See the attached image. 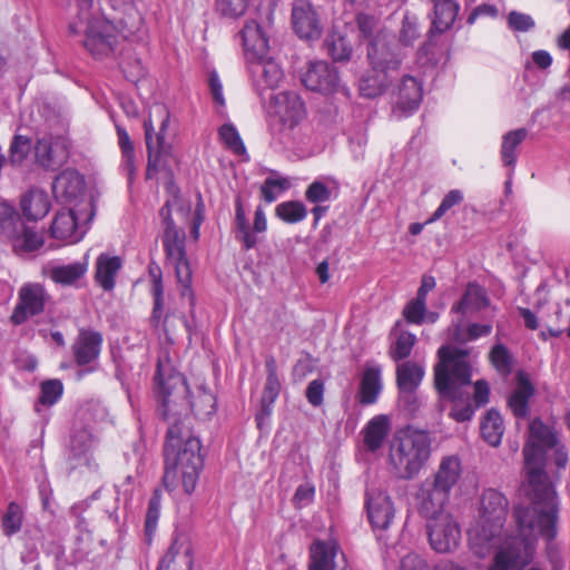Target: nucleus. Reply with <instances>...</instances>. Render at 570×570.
<instances>
[{
  "mask_svg": "<svg viewBox=\"0 0 570 570\" xmlns=\"http://www.w3.org/2000/svg\"><path fill=\"white\" fill-rule=\"evenodd\" d=\"M399 403L409 413H415L421 406V400L417 390L397 389Z\"/></svg>",
  "mask_w": 570,
  "mask_h": 570,
  "instance_id": "e2e57ef3",
  "label": "nucleus"
},
{
  "mask_svg": "<svg viewBox=\"0 0 570 570\" xmlns=\"http://www.w3.org/2000/svg\"><path fill=\"white\" fill-rule=\"evenodd\" d=\"M265 368L267 377L262 396V414L269 415L272 406L278 397L282 386L277 375V363L274 356L266 357Z\"/></svg>",
  "mask_w": 570,
  "mask_h": 570,
  "instance_id": "72a5a7b5",
  "label": "nucleus"
},
{
  "mask_svg": "<svg viewBox=\"0 0 570 570\" xmlns=\"http://www.w3.org/2000/svg\"><path fill=\"white\" fill-rule=\"evenodd\" d=\"M122 266L119 256L100 254L96 261L95 279L104 291L110 292L115 287V278Z\"/></svg>",
  "mask_w": 570,
  "mask_h": 570,
  "instance_id": "7c9ffc66",
  "label": "nucleus"
},
{
  "mask_svg": "<svg viewBox=\"0 0 570 570\" xmlns=\"http://www.w3.org/2000/svg\"><path fill=\"white\" fill-rule=\"evenodd\" d=\"M490 361L494 368L502 375H508L512 371V355L501 343L493 345L490 351Z\"/></svg>",
  "mask_w": 570,
  "mask_h": 570,
  "instance_id": "8fccbe9b",
  "label": "nucleus"
},
{
  "mask_svg": "<svg viewBox=\"0 0 570 570\" xmlns=\"http://www.w3.org/2000/svg\"><path fill=\"white\" fill-rule=\"evenodd\" d=\"M397 389L417 390L421 385L425 368L423 364L414 361H404L396 366Z\"/></svg>",
  "mask_w": 570,
  "mask_h": 570,
  "instance_id": "58836bf2",
  "label": "nucleus"
},
{
  "mask_svg": "<svg viewBox=\"0 0 570 570\" xmlns=\"http://www.w3.org/2000/svg\"><path fill=\"white\" fill-rule=\"evenodd\" d=\"M469 351L450 345H442L438 351L439 362L434 366V385L443 399L454 402L450 416L456 422L470 421L475 407L459 400V390L471 383L472 367Z\"/></svg>",
  "mask_w": 570,
  "mask_h": 570,
  "instance_id": "7ed1b4c3",
  "label": "nucleus"
},
{
  "mask_svg": "<svg viewBox=\"0 0 570 570\" xmlns=\"http://www.w3.org/2000/svg\"><path fill=\"white\" fill-rule=\"evenodd\" d=\"M292 26L295 33L302 39H318L322 33L318 13L307 0H295L293 2Z\"/></svg>",
  "mask_w": 570,
  "mask_h": 570,
  "instance_id": "412c9836",
  "label": "nucleus"
},
{
  "mask_svg": "<svg viewBox=\"0 0 570 570\" xmlns=\"http://www.w3.org/2000/svg\"><path fill=\"white\" fill-rule=\"evenodd\" d=\"M275 214L287 224H296L306 218L307 209L299 200H287L275 207Z\"/></svg>",
  "mask_w": 570,
  "mask_h": 570,
  "instance_id": "c03bdc74",
  "label": "nucleus"
},
{
  "mask_svg": "<svg viewBox=\"0 0 570 570\" xmlns=\"http://www.w3.org/2000/svg\"><path fill=\"white\" fill-rule=\"evenodd\" d=\"M216 11L224 18L237 19L248 7V0H216Z\"/></svg>",
  "mask_w": 570,
  "mask_h": 570,
  "instance_id": "6e6d98bb",
  "label": "nucleus"
},
{
  "mask_svg": "<svg viewBox=\"0 0 570 570\" xmlns=\"http://www.w3.org/2000/svg\"><path fill=\"white\" fill-rule=\"evenodd\" d=\"M32 141L29 137L23 135H14L11 139L8 150V161L12 167L20 168L24 165L31 150L33 149Z\"/></svg>",
  "mask_w": 570,
  "mask_h": 570,
  "instance_id": "79ce46f5",
  "label": "nucleus"
},
{
  "mask_svg": "<svg viewBox=\"0 0 570 570\" xmlns=\"http://www.w3.org/2000/svg\"><path fill=\"white\" fill-rule=\"evenodd\" d=\"M305 198L311 204H322L331 199V190L323 181L314 180L305 190Z\"/></svg>",
  "mask_w": 570,
  "mask_h": 570,
  "instance_id": "680f3d73",
  "label": "nucleus"
},
{
  "mask_svg": "<svg viewBox=\"0 0 570 570\" xmlns=\"http://www.w3.org/2000/svg\"><path fill=\"white\" fill-rule=\"evenodd\" d=\"M111 9L121 17L119 23L124 27L135 28L140 22V16L135 7L134 0H104Z\"/></svg>",
  "mask_w": 570,
  "mask_h": 570,
  "instance_id": "49530a36",
  "label": "nucleus"
},
{
  "mask_svg": "<svg viewBox=\"0 0 570 570\" xmlns=\"http://www.w3.org/2000/svg\"><path fill=\"white\" fill-rule=\"evenodd\" d=\"M416 343V336L409 331H400L396 338L390 347V356L393 361L399 362L407 358Z\"/></svg>",
  "mask_w": 570,
  "mask_h": 570,
  "instance_id": "09e8293b",
  "label": "nucleus"
},
{
  "mask_svg": "<svg viewBox=\"0 0 570 570\" xmlns=\"http://www.w3.org/2000/svg\"><path fill=\"white\" fill-rule=\"evenodd\" d=\"M405 57L401 45L386 35H377L367 47V59L374 70L386 73L397 71Z\"/></svg>",
  "mask_w": 570,
  "mask_h": 570,
  "instance_id": "4468645a",
  "label": "nucleus"
},
{
  "mask_svg": "<svg viewBox=\"0 0 570 570\" xmlns=\"http://www.w3.org/2000/svg\"><path fill=\"white\" fill-rule=\"evenodd\" d=\"M461 474L462 468L459 456H443L435 472L422 481L417 489L415 499L419 512L422 515H434L445 509Z\"/></svg>",
  "mask_w": 570,
  "mask_h": 570,
  "instance_id": "0eeeda50",
  "label": "nucleus"
},
{
  "mask_svg": "<svg viewBox=\"0 0 570 570\" xmlns=\"http://www.w3.org/2000/svg\"><path fill=\"white\" fill-rule=\"evenodd\" d=\"M365 510L375 532L386 531L396 514L391 495L383 489L370 485L365 490Z\"/></svg>",
  "mask_w": 570,
  "mask_h": 570,
  "instance_id": "2eb2a0df",
  "label": "nucleus"
},
{
  "mask_svg": "<svg viewBox=\"0 0 570 570\" xmlns=\"http://www.w3.org/2000/svg\"><path fill=\"white\" fill-rule=\"evenodd\" d=\"M95 442V436L89 428L78 425L73 426L67 446V459L71 468L82 465L88 468L97 466L92 458Z\"/></svg>",
  "mask_w": 570,
  "mask_h": 570,
  "instance_id": "aec40b11",
  "label": "nucleus"
},
{
  "mask_svg": "<svg viewBox=\"0 0 570 570\" xmlns=\"http://www.w3.org/2000/svg\"><path fill=\"white\" fill-rule=\"evenodd\" d=\"M327 53L335 61H347L352 56L350 41L340 33L333 32L325 40Z\"/></svg>",
  "mask_w": 570,
  "mask_h": 570,
  "instance_id": "de8ad7c7",
  "label": "nucleus"
},
{
  "mask_svg": "<svg viewBox=\"0 0 570 570\" xmlns=\"http://www.w3.org/2000/svg\"><path fill=\"white\" fill-rule=\"evenodd\" d=\"M459 12V4L454 0L441 1L434 4L431 33H443L454 22Z\"/></svg>",
  "mask_w": 570,
  "mask_h": 570,
  "instance_id": "ea45409f",
  "label": "nucleus"
},
{
  "mask_svg": "<svg viewBox=\"0 0 570 570\" xmlns=\"http://www.w3.org/2000/svg\"><path fill=\"white\" fill-rule=\"evenodd\" d=\"M155 115L159 118V130L155 134L154 120L151 117L145 120V137L148 150L147 177L160 170H169L171 161V146L166 142L165 134L169 125L170 115L164 105H155Z\"/></svg>",
  "mask_w": 570,
  "mask_h": 570,
  "instance_id": "9d476101",
  "label": "nucleus"
},
{
  "mask_svg": "<svg viewBox=\"0 0 570 570\" xmlns=\"http://www.w3.org/2000/svg\"><path fill=\"white\" fill-rule=\"evenodd\" d=\"M481 434L483 440L491 446H498L504 433V423L501 414L494 410H489L481 421Z\"/></svg>",
  "mask_w": 570,
  "mask_h": 570,
  "instance_id": "a19ab883",
  "label": "nucleus"
},
{
  "mask_svg": "<svg viewBox=\"0 0 570 570\" xmlns=\"http://www.w3.org/2000/svg\"><path fill=\"white\" fill-rule=\"evenodd\" d=\"M50 229L53 238L71 244L81 240L87 232L72 209L58 212Z\"/></svg>",
  "mask_w": 570,
  "mask_h": 570,
  "instance_id": "a878e982",
  "label": "nucleus"
},
{
  "mask_svg": "<svg viewBox=\"0 0 570 570\" xmlns=\"http://www.w3.org/2000/svg\"><path fill=\"white\" fill-rule=\"evenodd\" d=\"M527 136L528 130L525 128L510 130L502 136L500 157L503 166L510 168L509 180L505 183L507 188L511 186L510 178L518 160V147Z\"/></svg>",
  "mask_w": 570,
  "mask_h": 570,
  "instance_id": "c756f323",
  "label": "nucleus"
},
{
  "mask_svg": "<svg viewBox=\"0 0 570 570\" xmlns=\"http://www.w3.org/2000/svg\"><path fill=\"white\" fill-rule=\"evenodd\" d=\"M252 85L259 97L265 89H275L284 78L279 63L266 55L264 58L246 60Z\"/></svg>",
  "mask_w": 570,
  "mask_h": 570,
  "instance_id": "a211bd4d",
  "label": "nucleus"
},
{
  "mask_svg": "<svg viewBox=\"0 0 570 570\" xmlns=\"http://www.w3.org/2000/svg\"><path fill=\"white\" fill-rule=\"evenodd\" d=\"M20 209L23 218L29 222L42 219L50 210L48 194L39 188H31L21 196Z\"/></svg>",
  "mask_w": 570,
  "mask_h": 570,
  "instance_id": "cd10ccee",
  "label": "nucleus"
},
{
  "mask_svg": "<svg viewBox=\"0 0 570 570\" xmlns=\"http://www.w3.org/2000/svg\"><path fill=\"white\" fill-rule=\"evenodd\" d=\"M119 66L127 80L131 82H137L145 76V67L141 59L130 48L122 50Z\"/></svg>",
  "mask_w": 570,
  "mask_h": 570,
  "instance_id": "37998d69",
  "label": "nucleus"
},
{
  "mask_svg": "<svg viewBox=\"0 0 570 570\" xmlns=\"http://www.w3.org/2000/svg\"><path fill=\"white\" fill-rule=\"evenodd\" d=\"M528 494L531 503L528 507L518 504L513 517L519 537L507 535L504 524L509 511V501L495 489L482 492L475 523L468 530V542L471 552L478 558L493 554L490 570H522L531 562L534 543L539 537L548 541L547 554L553 570H561L559 552L553 539L557 535L559 502L556 498V512L552 522H543L541 515L549 511L548 500L537 497V491L529 484Z\"/></svg>",
  "mask_w": 570,
  "mask_h": 570,
  "instance_id": "f257e3e1",
  "label": "nucleus"
},
{
  "mask_svg": "<svg viewBox=\"0 0 570 570\" xmlns=\"http://www.w3.org/2000/svg\"><path fill=\"white\" fill-rule=\"evenodd\" d=\"M104 337L98 331L80 328L77 337L75 338L71 350L75 361L78 366H88L86 370L78 372V379L83 377L85 374L95 371Z\"/></svg>",
  "mask_w": 570,
  "mask_h": 570,
  "instance_id": "dca6fc26",
  "label": "nucleus"
},
{
  "mask_svg": "<svg viewBox=\"0 0 570 570\" xmlns=\"http://www.w3.org/2000/svg\"><path fill=\"white\" fill-rule=\"evenodd\" d=\"M488 305L489 298L484 288L475 283H470L460 302L452 306V312L460 314L478 312L485 308Z\"/></svg>",
  "mask_w": 570,
  "mask_h": 570,
  "instance_id": "e433bc0d",
  "label": "nucleus"
},
{
  "mask_svg": "<svg viewBox=\"0 0 570 570\" xmlns=\"http://www.w3.org/2000/svg\"><path fill=\"white\" fill-rule=\"evenodd\" d=\"M289 187L291 184L286 177H282L277 173H272V175L268 176L261 186V195L266 203L271 204Z\"/></svg>",
  "mask_w": 570,
  "mask_h": 570,
  "instance_id": "a18cd8bd",
  "label": "nucleus"
},
{
  "mask_svg": "<svg viewBox=\"0 0 570 570\" xmlns=\"http://www.w3.org/2000/svg\"><path fill=\"white\" fill-rule=\"evenodd\" d=\"M432 439L428 431L407 425L396 430L390 441L387 466L399 480H413L428 464Z\"/></svg>",
  "mask_w": 570,
  "mask_h": 570,
  "instance_id": "423d86ee",
  "label": "nucleus"
},
{
  "mask_svg": "<svg viewBox=\"0 0 570 570\" xmlns=\"http://www.w3.org/2000/svg\"><path fill=\"white\" fill-rule=\"evenodd\" d=\"M314 495H315V487L312 483L306 482L304 484H301L296 489V491L294 493L293 501L296 507L303 508L313 502Z\"/></svg>",
  "mask_w": 570,
  "mask_h": 570,
  "instance_id": "338daca9",
  "label": "nucleus"
},
{
  "mask_svg": "<svg viewBox=\"0 0 570 570\" xmlns=\"http://www.w3.org/2000/svg\"><path fill=\"white\" fill-rule=\"evenodd\" d=\"M399 570H428V564L421 556L407 553L401 559Z\"/></svg>",
  "mask_w": 570,
  "mask_h": 570,
  "instance_id": "774afa93",
  "label": "nucleus"
},
{
  "mask_svg": "<svg viewBox=\"0 0 570 570\" xmlns=\"http://www.w3.org/2000/svg\"><path fill=\"white\" fill-rule=\"evenodd\" d=\"M160 289H157V294H153L154 308L150 316V323L154 327H161L164 332H167L166 323L167 316L163 320L164 312V294H159Z\"/></svg>",
  "mask_w": 570,
  "mask_h": 570,
  "instance_id": "69168bd1",
  "label": "nucleus"
},
{
  "mask_svg": "<svg viewBox=\"0 0 570 570\" xmlns=\"http://www.w3.org/2000/svg\"><path fill=\"white\" fill-rule=\"evenodd\" d=\"M22 525V512L20 507L11 502L7 509L6 514L2 518L3 533L8 537L20 531Z\"/></svg>",
  "mask_w": 570,
  "mask_h": 570,
  "instance_id": "5fc2aeb1",
  "label": "nucleus"
},
{
  "mask_svg": "<svg viewBox=\"0 0 570 570\" xmlns=\"http://www.w3.org/2000/svg\"><path fill=\"white\" fill-rule=\"evenodd\" d=\"M160 508H161V492L160 490L156 489L153 492L151 498L148 502V509L146 512V519H145V532L147 537H151L156 529L157 523L160 515Z\"/></svg>",
  "mask_w": 570,
  "mask_h": 570,
  "instance_id": "3c124183",
  "label": "nucleus"
},
{
  "mask_svg": "<svg viewBox=\"0 0 570 570\" xmlns=\"http://www.w3.org/2000/svg\"><path fill=\"white\" fill-rule=\"evenodd\" d=\"M267 229V219L262 206L255 210L253 226L246 218V214L240 199L235 203V238L242 243L244 249L254 248L259 242V234H264Z\"/></svg>",
  "mask_w": 570,
  "mask_h": 570,
  "instance_id": "6ab92c4d",
  "label": "nucleus"
},
{
  "mask_svg": "<svg viewBox=\"0 0 570 570\" xmlns=\"http://www.w3.org/2000/svg\"><path fill=\"white\" fill-rule=\"evenodd\" d=\"M83 185V177L77 170L66 169L55 178L52 190L57 197L72 199L82 191Z\"/></svg>",
  "mask_w": 570,
  "mask_h": 570,
  "instance_id": "473e14b6",
  "label": "nucleus"
},
{
  "mask_svg": "<svg viewBox=\"0 0 570 570\" xmlns=\"http://www.w3.org/2000/svg\"><path fill=\"white\" fill-rule=\"evenodd\" d=\"M340 551L333 540H315L309 548V570H336L335 558Z\"/></svg>",
  "mask_w": 570,
  "mask_h": 570,
  "instance_id": "bb28decb",
  "label": "nucleus"
},
{
  "mask_svg": "<svg viewBox=\"0 0 570 570\" xmlns=\"http://www.w3.org/2000/svg\"><path fill=\"white\" fill-rule=\"evenodd\" d=\"M220 140L236 155L246 153V148L237 129L232 124H225L218 129Z\"/></svg>",
  "mask_w": 570,
  "mask_h": 570,
  "instance_id": "864d4df0",
  "label": "nucleus"
},
{
  "mask_svg": "<svg viewBox=\"0 0 570 570\" xmlns=\"http://www.w3.org/2000/svg\"><path fill=\"white\" fill-rule=\"evenodd\" d=\"M87 262H75L66 265H52L48 268V275L56 284L72 286L87 273Z\"/></svg>",
  "mask_w": 570,
  "mask_h": 570,
  "instance_id": "4c0bfd02",
  "label": "nucleus"
},
{
  "mask_svg": "<svg viewBox=\"0 0 570 570\" xmlns=\"http://www.w3.org/2000/svg\"><path fill=\"white\" fill-rule=\"evenodd\" d=\"M36 163L45 169L56 170L68 159L66 142L60 138L43 136L33 146Z\"/></svg>",
  "mask_w": 570,
  "mask_h": 570,
  "instance_id": "5701e85b",
  "label": "nucleus"
},
{
  "mask_svg": "<svg viewBox=\"0 0 570 570\" xmlns=\"http://www.w3.org/2000/svg\"><path fill=\"white\" fill-rule=\"evenodd\" d=\"M116 43L117 37L108 23L100 20H88L83 45L96 59L109 57L114 52Z\"/></svg>",
  "mask_w": 570,
  "mask_h": 570,
  "instance_id": "4be33fe9",
  "label": "nucleus"
},
{
  "mask_svg": "<svg viewBox=\"0 0 570 570\" xmlns=\"http://www.w3.org/2000/svg\"><path fill=\"white\" fill-rule=\"evenodd\" d=\"M63 392L62 383L59 380H48L41 384L39 403L51 406L59 401Z\"/></svg>",
  "mask_w": 570,
  "mask_h": 570,
  "instance_id": "13d9d810",
  "label": "nucleus"
},
{
  "mask_svg": "<svg viewBox=\"0 0 570 570\" xmlns=\"http://www.w3.org/2000/svg\"><path fill=\"white\" fill-rule=\"evenodd\" d=\"M392 83V76L382 70H374L371 67L360 79V94L366 98H375L384 94Z\"/></svg>",
  "mask_w": 570,
  "mask_h": 570,
  "instance_id": "c9c22d12",
  "label": "nucleus"
},
{
  "mask_svg": "<svg viewBox=\"0 0 570 570\" xmlns=\"http://www.w3.org/2000/svg\"><path fill=\"white\" fill-rule=\"evenodd\" d=\"M402 314L407 323L421 325L425 321L426 304L414 297L404 306Z\"/></svg>",
  "mask_w": 570,
  "mask_h": 570,
  "instance_id": "bf43d9fd",
  "label": "nucleus"
},
{
  "mask_svg": "<svg viewBox=\"0 0 570 570\" xmlns=\"http://www.w3.org/2000/svg\"><path fill=\"white\" fill-rule=\"evenodd\" d=\"M268 112L273 119V144L287 150H303L311 142L305 104L294 91H281L271 97Z\"/></svg>",
  "mask_w": 570,
  "mask_h": 570,
  "instance_id": "20e7f679",
  "label": "nucleus"
},
{
  "mask_svg": "<svg viewBox=\"0 0 570 570\" xmlns=\"http://www.w3.org/2000/svg\"><path fill=\"white\" fill-rule=\"evenodd\" d=\"M272 24V13L265 19L258 14L255 18H248L239 31L245 60L254 58H264L269 51V27Z\"/></svg>",
  "mask_w": 570,
  "mask_h": 570,
  "instance_id": "ddd939ff",
  "label": "nucleus"
},
{
  "mask_svg": "<svg viewBox=\"0 0 570 570\" xmlns=\"http://www.w3.org/2000/svg\"><path fill=\"white\" fill-rule=\"evenodd\" d=\"M52 303V297L41 283H24L18 291V301L10 316L13 325L42 314Z\"/></svg>",
  "mask_w": 570,
  "mask_h": 570,
  "instance_id": "f8f14e48",
  "label": "nucleus"
},
{
  "mask_svg": "<svg viewBox=\"0 0 570 570\" xmlns=\"http://www.w3.org/2000/svg\"><path fill=\"white\" fill-rule=\"evenodd\" d=\"M428 519L426 529L431 548L438 553H451L461 541V527L456 519L445 509L434 515H423Z\"/></svg>",
  "mask_w": 570,
  "mask_h": 570,
  "instance_id": "9b49d317",
  "label": "nucleus"
},
{
  "mask_svg": "<svg viewBox=\"0 0 570 570\" xmlns=\"http://www.w3.org/2000/svg\"><path fill=\"white\" fill-rule=\"evenodd\" d=\"M390 429L389 420L385 415L374 416L363 429V442L366 450L376 452L380 450L387 436Z\"/></svg>",
  "mask_w": 570,
  "mask_h": 570,
  "instance_id": "f704fd0d",
  "label": "nucleus"
},
{
  "mask_svg": "<svg viewBox=\"0 0 570 570\" xmlns=\"http://www.w3.org/2000/svg\"><path fill=\"white\" fill-rule=\"evenodd\" d=\"M382 391V370L377 365L367 366L360 384L358 402L370 405L376 402Z\"/></svg>",
  "mask_w": 570,
  "mask_h": 570,
  "instance_id": "2f4dec72",
  "label": "nucleus"
},
{
  "mask_svg": "<svg viewBox=\"0 0 570 570\" xmlns=\"http://www.w3.org/2000/svg\"><path fill=\"white\" fill-rule=\"evenodd\" d=\"M508 24L514 31L527 32L534 27V20L529 14L511 11L508 17Z\"/></svg>",
  "mask_w": 570,
  "mask_h": 570,
  "instance_id": "0e129e2a",
  "label": "nucleus"
},
{
  "mask_svg": "<svg viewBox=\"0 0 570 570\" xmlns=\"http://www.w3.org/2000/svg\"><path fill=\"white\" fill-rule=\"evenodd\" d=\"M0 237L9 242L17 254H27L43 246V236L24 225L12 204L0 198Z\"/></svg>",
  "mask_w": 570,
  "mask_h": 570,
  "instance_id": "1a4fd4ad",
  "label": "nucleus"
},
{
  "mask_svg": "<svg viewBox=\"0 0 570 570\" xmlns=\"http://www.w3.org/2000/svg\"><path fill=\"white\" fill-rule=\"evenodd\" d=\"M194 564L193 547L184 534H176L157 570H191Z\"/></svg>",
  "mask_w": 570,
  "mask_h": 570,
  "instance_id": "393cba45",
  "label": "nucleus"
},
{
  "mask_svg": "<svg viewBox=\"0 0 570 570\" xmlns=\"http://www.w3.org/2000/svg\"><path fill=\"white\" fill-rule=\"evenodd\" d=\"M420 37L417 19L415 17L405 16L400 31L399 43L402 47H410Z\"/></svg>",
  "mask_w": 570,
  "mask_h": 570,
  "instance_id": "052dcab7",
  "label": "nucleus"
},
{
  "mask_svg": "<svg viewBox=\"0 0 570 570\" xmlns=\"http://www.w3.org/2000/svg\"><path fill=\"white\" fill-rule=\"evenodd\" d=\"M423 98V85L413 76H404L397 87V98L393 112L399 117L412 115L419 107Z\"/></svg>",
  "mask_w": 570,
  "mask_h": 570,
  "instance_id": "b1692460",
  "label": "nucleus"
},
{
  "mask_svg": "<svg viewBox=\"0 0 570 570\" xmlns=\"http://www.w3.org/2000/svg\"><path fill=\"white\" fill-rule=\"evenodd\" d=\"M464 199L463 193L460 189H451L442 199L439 207L426 220V224H432L442 218L446 212L456 205H460Z\"/></svg>",
  "mask_w": 570,
  "mask_h": 570,
  "instance_id": "4d7b16f0",
  "label": "nucleus"
},
{
  "mask_svg": "<svg viewBox=\"0 0 570 570\" xmlns=\"http://www.w3.org/2000/svg\"><path fill=\"white\" fill-rule=\"evenodd\" d=\"M303 85L313 91L323 94L342 92L348 96V89L341 85L336 68L326 61L311 62L302 77Z\"/></svg>",
  "mask_w": 570,
  "mask_h": 570,
  "instance_id": "f3484780",
  "label": "nucleus"
},
{
  "mask_svg": "<svg viewBox=\"0 0 570 570\" xmlns=\"http://www.w3.org/2000/svg\"><path fill=\"white\" fill-rule=\"evenodd\" d=\"M557 444V436L542 420L534 419L529 425V438L523 448L524 469L528 483L535 489L537 497L548 500L549 511L541 518L552 522L556 512L557 493L544 471V452Z\"/></svg>",
  "mask_w": 570,
  "mask_h": 570,
  "instance_id": "39448f33",
  "label": "nucleus"
},
{
  "mask_svg": "<svg viewBox=\"0 0 570 570\" xmlns=\"http://www.w3.org/2000/svg\"><path fill=\"white\" fill-rule=\"evenodd\" d=\"M118 145L121 149L122 165L127 169L128 174H132L135 170V148L134 144L126 131V129L117 126Z\"/></svg>",
  "mask_w": 570,
  "mask_h": 570,
  "instance_id": "603ef678",
  "label": "nucleus"
},
{
  "mask_svg": "<svg viewBox=\"0 0 570 570\" xmlns=\"http://www.w3.org/2000/svg\"><path fill=\"white\" fill-rule=\"evenodd\" d=\"M157 392L161 399V414L170 421L164 448L165 472L163 484L174 491L179 482L185 493L191 494L197 485L204 460L202 444L189 429V413L212 415L216 399L205 384L196 386L195 396L183 374L173 371L159 360L155 374Z\"/></svg>",
  "mask_w": 570,
  "mask_h": 570,
  "instance_id": "f03ea898",
  "label": "nucleus"
},
{
  "mask_svg": "<svg viewBox=\"0 0 570 570\" xmlns=\"http://www.w3.org/2000/svg\"><path fill=\"white\" fill-rule=\"evenodd\" d=\"M534 394V387L528 375L519 372L517 375V387L508 400V405L514 416L523 419L529 413V401Z\"/></svg>",
  "mask_w": 570,
  "mask_h": 570,
  "instance_id": "c85d7f7f",
  "label": "nucleus"
},
{
  "mask_svg": "<svg viewBox=\"0 0 570 570\" xmlns=\"http://www.w3.org/2000/svg\"><path fill=\"white\" fill-rule=\"evenodd\" d=\"M179 197L176 195L171 200H167L161 207L159 215L164 224L163 245L168 262L174 266L177 281L184 287L183 295L190 291L191 271L186 255L185 239L186 234L183 228H178L171 217L173 206H177Z\"/></svg>",
  "mask_w": 570,
  "mask_h": 570,
  "instance_id": "6e6552de",
  "label": "nucleus"
}]
</instances>
